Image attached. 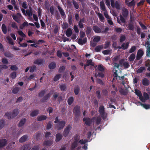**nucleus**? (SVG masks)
Listing matches in <instances>:
<instances>
[{"instance_id":"1","label":"nucleus","mask_w":150,"mask_h":150,"mask_svg":"<svg viewBox=\"0 0 150 150\" xmlns=\"http://www.w3.org/2000/svg\"><path fill=\"white\" fill-rule=\"evenodd\" d=\"M19 110L18 109L14 110L11 114L10 112H6L5 113V115L7 116L8 119H11L16 117L18 115Z\"/></svg>"},{"instance_id":"2","label":"nucleus","mask_w":150,"mask_h":150,"mask_svg":"<svg viewBox=\"0 0 150 150\" xmlns=\"http://www.w3.org/2000/svg\"><path fill=\"white\" fill-rule=\"evenodd\" d=\"M111 1V5L113 8L115 7L116 9L119 10L120 8V2L119 0L116 1L115 2L114 0H110Z\"/></svg>"},{"instance_id":"3","label":"nucleus","mask_w":150,"mask_h":150,"mask_svg":"<svg viewBox=\"0 0 150 150\" xmlns=\"http://www.w3.org/2000/svg\"><path fill=\"white\" fill-rule=\"evenodd\" d=\"M66 122L65 121H60L57 123L56 127L59 130H61L63 128Z\"/></svg>"},{"instance_id":"4","label":"nucleus","mask_w":150,"mask_h":150,"mask_svg":"<svg viewBox=\"0 0 150 150\" xmlns=\"http://www.w3.org/2000/svg\"><path fill=\"white\" fill-rule=\"evenodd\" d=\"M98 111L103 119H105L106 118V116L105 110V108L103 105L100 106L99 107Z\"/></svg>"},{"instance_id":"5","label":"nucleus","mask_w":150,"mask_h":150,"mask_svg":"<svg viewBox=\"0 0 150 150\" xmlns=\"http://www.w3.org/2000/svg\"><path fill=\"white\" fill-rule=\"evenodd\" d=\"M22 16L20 13H17L16 15H12V18L13 20L18 23H19L21 21V18Z\"/></svg>"},{"instance_id":"6","label":"nucleus","mask_w":150,"mask_h":150,"mask_svg":"<svg viewBox=\"0 0 150 150\" xmlns=\"http://www.w3.org/2000/svg\"><path fill=\"white\" fill-rule=\"evenodd\" d=\"M71 128L70 125H68L66 127L63 132V136L65 137H67L69 134L70 130Z\"/></svg>"},{"instance_id":"7","label":"nucleus","mask_w":150,"mask_h":150,"mask_svg":"<svg viewBox=\"0 0 150 150\" xmlns=\"http://www.w3.org/2000/svg\"><path fill=\"white\" fill-rule=\"evenodd\" d=\"M80 107L79 106H76L74 109V113L75 116H80L81 112L80 111Z\"/></svg>"},{"instance_id":"8","label":"nucleus","mask_w":150,"mask_h":150,"mask_svg":"<svg viewBox=\"0 0 150 150\" xmlns=\"http://www.w3.org/2000/svg\"><path fill=\"white\" fill-rule=\"evenodd\" d=\"M119 59V57L118 56H115L112 59V60L113 61V65L114 68H119V67L120 66V64H118L117 63V61Z\"/></svg>"},{"instance_id":"9","label":"nucleus","mask_w":150,"mask_h":150,"mask_svg":"<svg viewBox=\"0 0 150 150\" xmlns=\"http://www.w3.org/2000/svg\"><path fill=\"white\" fill-rule=\"evenodd\" d=\"M143 51L141 49H139L138 51L136 58V60H139L144 54Z\"/></svg>"},{"instance_id":"10","label":"nucleus","mask_w":150,"mask_h":150,"mask_svg":"<svg viewBox=\"0 0 150 150\" xmlns=\"http://www.w3.org/2000/svg\"><path fill=\"white\" fill-rule=\"evenodd\" d=\"M83 121L85 122V124L88 126H90L92 124V119L88 117H84L83 118Z\"/></svg>"},{"instance_id":"11","label":"nucleus","mask_w":150,"mask_h":150,"mask_svg":"<svg viewBox=\"0 0 150 150\" xmlns=\"http://www.w3.org/2000/svg\"><path fill=\"white\" fill-rule=\"evenodd\" d=\"M57 7L58 8V10L60 13L61 16L63 18L64 17H66V15L64 9L59 5L57 6Z\"/></svg>"},{"instance_id":"12","label":"nucleus","mask_w":150,"mask_h":150,"mask_svg":"<svg viewBox=\"0 0 150 150\" xmlns=\"http://www.w3.org/2000/svg\"><path fill=\"white\" fill-rule=\"evenodd\" d=\"M122 16L125 18H127L129 14L128 11L126 8H123L122 11Z\"/></svg>"},{"instance_id":"13","label":"nucleus","mask_w":150,"mask_h":150,"mask_svg":"<svg viewBox=\"0 0 150 150\" xmlns=\"http://www.w3.org/2000/svg\"><path fill=\"white\" fill-rule=\"evenodd\" d=\"M92 28L93 31L96 33H98L101 32L102 29L97 25L93 26Z\"/></svg>"},{"instance_id":"14","label":"nucleus","mask_w":150,"mask_h":150,"mask_svg":"<svg viewBox=\"0 0 150 150\" xmlns=\"http://www.w3.org/2000/svg\"><path fill=\"white\" fill-rule=\"evenodd\" d=\"M87 39L86 38H85L82 39V38H79L78 39V43L80 45H83L85 44L87 42Z\"/></svg>"},{"instance_id":"15","label":"nucleus","mask_w":150,"mask_h":150,"mask_svg":"<svg viewBox=\"0 0 150 150\" xmlns=\"http://www.w3.org/2000/svg\"><path fill=\"white\" fill-rule=\"evenodd\" d=\"M44 60L42 59H36L33 62L34 64L37 65H40L44 62Z\"/></svg>"},{"instance_id":"16","label":"nucleus","mask_w":150,"mask_h":150,"mask_svg":"<svg viewBox=\"0 0 150 150\" xmlns=\"http://www.w3.org/2000/svg\"><path fill=\"white\" fill-rule=\"evenodd\" d=\"M135 91L136 94L139 97L140 100H143V96L141 92L137 89H135Z\"/></svg>"},{"instance_id":"17","label":"nucleus","mask_w":150,"mask_h":150,"mask_svg":"<svg viewBox=\"0 0 150 150\" xmlns=\"http://www.w3.org/2000/svg\"><path fill=\"white\" fill-rule=\"evenodd\" d=\"M7 141L5 139L0 140V148H2L5 146L7 144Z\"/></svg>"},{"instance_id":"18","label":"nucleus","mask_w":150,"mask_h":150,"mask_svg":"<svg viewBox=\"0 0 150 150\" xmlns=\"http://www.w3.org/2000/svg\"><path fill=\"white\" fill-rule=\"evenodd\" d=\"M47 118V117L46 116L41 115L38 116L37 120L38 121H41L46 120Z\"/></svg>"},{"instance_id":"19","label":"nucleus","mask_w":150,"mask_h":150,"mask_svg":"<svg viewBox=\"0 0 150 150\" xmlns=\"http://www.w3.org/2000/svg\"><path fill=\"white\" fill-rule=\"evenodd\" d=\"M142 83L144 86H148L150 84V82L147 79L145 78L142 80Z\"/></svg>"},{"instance_id":"20","label":"nucleus","mask_w":150,"mask_h":150,"mask_svg":"<svg viewBox=\"0 0 150 150\" xmlns=\"http://www.w3.org/2000/svg\"><path fill=\"white\" fill-rule=\"evenodd\" d=\"M50 93H47L42 98L41 100V101L42 102H46L47 100L50 98Z\"/></svg>"},{"instance_id":"21","label":"nucleus","mask_w":150,"mask_h":150,"mask_svg":"<svg viewBox=\"0 0 150 150\" xmlns=\"http://www.w3.org/2000/svg\"><path fill=\"white\" fill-rule=\"evenodd\" d=\"M143 100H140L142 102H145L146 100H148L149 98V95L146 92H144L143 93Z\"/></svg>"},{"instance_id":"22","label":"nucleus","mask_w":150,"mask_h":150,"mask_svg":"<svg viewBox=\"0 0 150 150\" xmlns=\"http://www.w3.org/2000/svg\"><path fill=\"white\" fill-rule=\"evenodd\" d=\"M52 141L47 140L45 141L43 144V145L44 146H50L52 144Z\"/></svg>"},{"instance_id":"23","label":"nucleus","mask_w":150,"mask_h":150,"mask_svg":"<svg viewBox=\"0 0 150 150\" xmlns=\"http://www.w3.org/2000/svg\"><path fill=\"white\" fill-rule=\"evenodd\" d=\"M55 141L56 142H59L62 139V134L60 133H58L56 134Z\"/></svg>"},{"instance_id":"24","label":"nucleus","mask_w":150,"mask_h":150,"mask_svg":"<svg viewBox=\"0 0 150 150\" xmlns=\"http://www.w3.org/2000/svg\"><path fill=\"white\" fill-rule=\"evenodd\" d=\"M26 121V118H23L20 121L18 124V126L19 127H21L23 126L25 123Z\"/></svg>"},{"instance_id":"25","label":"nucleus","mask_w":150,"mask_h":150,"mask_svg":"<svg viewBox=\"0 0 150 150\" xmlns=\"http://www.w3.org/2000/svg\"><path fill=\"white\" fill-rule=\"evenodd\" d=\"M39 114V110H36L33 111L30 114V115L31 117H35L37 116Z\"/></svg>"},{"instance_id":"26","label":"nucleus","mask_w":150,"mask_h":150,"mask_svg":"<svg viewBox=\"0 0 150 150\" xmlns=\"http://www.w3.org/2000/svg\"><path fill=\"white\" fill-rule=\"evenodd\" d=\"M56 64L55 62H52L50 63L48 65V67L50 69H53L56 67Z\"/></svg>"},{"instance_id":"27","label":"nucleus","mask_w":150,"mask_h":150,"mask_svg":"<svg viewBox=\"0 0 150 150\" xmlns=\"http://www.w3.org/2000/svg\"><path fill=\"white\" fill-rule=\"evenodd\" d=\"M28 138V136L26 135H25L21 137L19 139V142L21 143L24 142L27 140Z\"/></svg>"},{"instance_id":"28","label":"nucleus","mask_w":150,"mask_h":150,"mask_svg":"<svg viewBox=\"0 0 150 150\" xmlns=\"http://www.w3.org/2000/svg\"><path fill=\"white\" fill-rule=\"evenodd\" d=\"M28 26V23L27 21H25L22 24L20 25L19 28L21 29H23L25 27H27Z\"/></svg>"},{"instance_id":"29","label":"nucleus","mask_w":150,"mask_h":150,"mask_svg":"<svg viewBox=\"0 0 150 150\" xmlns=\"http://www.w3.org/2000/svg\"><path fill=\"white\" fill-rule=\"evenodd\" d=\"M72 33V32L71 29L69 28L67 30L66 33V35L67 37H69L71 35Z\"/></svg>"},{"instance_id":"30","label":"nucleus","mask_w":150,"mask_h":150,"mask_svg":"<svg viewBox=\"0 0 150 150\" xmlns=\"http://www.w3.org/2000/svg\"><path fill=\"white\" fill-rule=\"evenodd\" d=\"M92 28L90 26H87L86 27V34L87 35H88L92 31Z\"/></svg>"},{"instance_id":"31","label":"nucleus","mask_w":150,"mask_h":150,"mask_svg":"<svg viewBox=\"0 0 150 150\" xmlns=\"http://www.w3.org/2000/svg\"><path fill=\"white\" fill-rule=\"evenodd\" d=\"M100 6L101 9L103 11H105L106 10L104 2L103 1L100 2Z\"/></svg>"},{"instance_id":"32","label":"nucleus","mask_w":150,"mask_h":150,"mask_svg":"<svg viewBox=\"0 0 150 150\" xmlns=\"http://www.w3.org/2000/svg\"><path fill=\"white\" fill-rule=\"evenodd\" d=\"M103 48V46L102 45H98L95 48V50L96 52H100L101 50Z\"/></svg>"},{"instance_id":"33","label":"nucleus","mask_w":150,"mask_h":150,"mask_svg":"<svg viewBox=\"0 0 150 150\" xmlns=\"http://www.w3.org/2000/svg\"><path fill=\"white\" fill-rule=\"evenodd\" d=\"M145 69L146 68L144 67H141L138 69L137 70L136 72L138 73H142Z\"/></svg>"},{"instance_id":"34","label":"nucleus","mask_w":150,"mask_h":150,"mask_svg":"<svg viewBox=\"0 0 150 150\" xmlns=\"http://www.w3.org/2000/svg\"><path fill=\"white\" fill-rule=\"evenodd\" d=\"M1 29L3 33L4 34H6L7 33V28L5 24H2L1 26Z\"/></svg>"},{"instance_id":"35","label":"nucleus","mask_w":150,"mask_h":150,"mask_svg":"<svg viewBox=\"0 0 150 150\" xmlns=\"http://www.w3.org/2000/svg\"><path fill=\"white\" fill-rule=\"evenodd\" d=\"M67 87V86L65 84H62L59 86L60 90L62 91H65Z\"/></svg>"},{"instance_id":"36","label":"nucleus","mask_w":150,"mask_h":150,"mask_svg":"<svg viewBox=\"0 0 150 150\" xmlns=\"http://www.w3.org/2000/svg\"><path fill=\"white\" fill-rule=\"evenodd\" d=\"M68 21L69 24L70 25H71L72 24L73 22V17L72 15H69L68 17Z\"/></svg>"},{"instance_id":"37","label":"nucleus","mask_w":150,"mask_h":150,"mask_svg":"<svg viewBox=\"0 0 150 150\" xmlns=\"http://www.w3.org/2000/svg\"><path fill=\"white\" fill-rule=\"evenodd\" d=\"M129 45V42H127L123 43L121 45V47L123 50H126L128 48Z\"/></svg>"},{"instance_id":"38","label":"nucleus","mask_w":150,"mask_h":150,"mask_svg":"<svg viewBox=\"0 0 150 150\" xmlns=\"http://www.w3.org/2000/svg\"><path fill=\"white\" fill-rule=\"evenodd\" d=\"M119 91L121 94L124 95H126L127 94V92L123 89L122 88H120L119 89Z\"/></svg>"},{"instance_id":"39","label":"nucleus","mask_w":150,"mask_h":150,"mask_svg":"<svg viewBox=\"0 0 150 150\" xmlns=\"http://www.w3.org/2000/svg\"><path fill=\"white\" fill-rule=\"evenodd\" d=\"M97 69L98 70L101 72H104L105 71L104 68L102 64L99 65L98 66Z\"/></svg>"},{"instance_id":"40","label":"nucleus","mask_w":150,"mask_h":150,"mask_svg":"<svg viewBox=\"0 0 150 150\" xmlns=\"http://www.w3.org/2000/svg\"><path fill=\"white\" fill-rule=\"evenodd\" d=\"M4 55L7 57H11L13 56V55L10 52H5L4 53Z\"/></svg>"},{"instance_id":"41","label":"nucleus","mask_w":150,"mask_h":150,"mask_svg":"<svg viewBox=\"0 0 150 150\" xmlns=\"http://www.w3.org/2000/svg\"><path fill=\"white\" fill-rule=\"evenodd\" d=\"M80 88L79 87L76 86L74 88V92L76 95H77L79 92Z\"/></svg>"},{"instance_id":"42","label":"nucleus","mask_w":150,"mask_h":150,"mask_svg":"<svg viewBox=\"0 0 150 150\" xmlns=\"http://www.w3.org/2000/svg\"><path fill=\"white\" fill-rule=\"evenodd\" d=\"M16 74V71H13L10 74V77L13 79H14L17 76Z\"/></svg>"},{"instance_id":"43","label":"nucleus","mask_w":150,"mask_h":150,"mask_svg":"<svg viewBox=\"0 0 150 150\" xmlns=\"http://www.w3.org/2000/svg\"><path fill=\"white\" fill-rule=\"evenodd\" d=\"M135 57V55L134 54H131L129 57V60L130 62L133 61L134 60Z\"/></svg>"},{"instance_id":"44","label":"nucleus","mask_w":150,"mask_h":150,"mask_svg":"<svg viewBox=\"0 0 150 150\" xmlns=\"http://www.w3.org/2000/svg\"><path fill=\"white\" fill-rule=\"evenodd\" d=\"M74 100V98L73 97H71L69 98L67 100V102L68 104L69 105H71L72 103H73V101Z\"/></svg>"},{"instance_id":"45","label":"nucleus","mask_w":150,"mask_h":150,"mask_svg":"<svg viewBox=\"0 0 150 150\" xmlns=\"http://www.w3.org/2000/svg\"><path fill=\"white\" fill-rule=\"evenodd\" d=\"M20 88L19 87H15L14 88L12 91V93L14 94H17L19 91Z\"/></svg>"},{"instance_id":"46","label":"nucleus","mask_w":150,"mask_h":150,"mask_svg":"<svg viewBox=\"0 0 150 150\" xmlns=\"http://www.w3.org/2000/svg\"><path fill=\"white\" fill-rule=\"evenodd\" d=\"M78 142H74L71 145V148L72 149H74L77 147L78 145Z\"/></svg>"},{"instance_id":"47","label":"nucleus","mask_w":150,"mask_h":150,"mask_svg":"<svg viewBox=\"0 0 150 150\" xmlns=\"http://www.w3.org/2000/svg\"><path fill=\"white\" fill-rule=\"evenodd\" d=\"M73 4L74 5V7L77 9H79V5L78 3L75 1H73Z\"/></svg>"},{"instance_id":"48","label":"nucleus","mask_w":150,"mask_h":150,"mask_svg":"<svg viewBox=\"0 0 150 150\" xmlns=\"http://www.w3.org/2000/svg\"><path fill=\"white\" fill-rule=\"evenodd\" d=\"M29 146L28 144H25L21 148V150H29Z\"/></svg>"},{"instance_id":"49","label":"nucleus","mask_w":150,"mask_h":150,"mask_svg":"<svg viewBox=\"0 0 150 150\" xmlns=\"http://www.w3.org/2000/svg\"><path fill=\"white\" fill-rule=\"evenodd\" d=\"M136 47L135 46H133L131 47V49L129 51V52L130 53L136 51Z\"/></svg>"},{"instance_id":"50","label":"nucleus","mask_w":150,"mask_h":150,"mask_svg":"<svg viewBox=\"0 0 150 150\" xmlns=\"http://www.w3.org/2000/svg\"><path fill=\"white\" fill-rule=\"evenodd\" d=\"M126 39V37L125 35H122L120 37V42L122 43L124 42Z\"/></svg>"},{"instance_id":"51","label":"nucleus","mask_w":150,"mask_h":150,"mask_svg":"<svg viewBox=\"0 0 150 150\" xmlns=\"http://www.w3.org/2000/svg\"><path fill=\"white\" fill-rule=\"evenodd\" d=\"M100 40V37L99 36H95L93 39V41L94 42H98Z\"/></svg>"},{"instance_id":"52","label":"nucleus","mask_w":150,"mask_h":150,"mask_svg":"<svg viewBox=\"0 0 150 150\" xmlns=\"http://www.w3.org/2000/svg\"><path fill=\"white\" fill-rule=\"evenodd\" d=\"M5 125L4 120H0V130Z\"/></svg>"},{"instance_id":"53","label":"nucleus","mask_w":150,"mask_h":150,"mask_svg":"<svg viewBox=\"0 0 150 150\" xmlns=\"http://www.w3.org/2000/svg\"><path fill=\"white\" fill-rule=\"evenodd\" d=\"M46 92V91L45 90H43L39 93L38 96L40 97H42Z\"/></svg>"},{"instance_id":"54","label":"nucleus","mask_w":150,"mask_h":150,"mask_svg":"<svg viewBox=\"0 0 150 150\" xmlns=\"http://www.w3.org/2000/svg\"><path fill=\"white\" fill-rule=\"evenodd\" d=\"M61 77L60 74H57L56 75L54 78V80L55 81H57Z\"/></svg>"},{"instance_id":"55","label":"nucleus","mask_w":150,"mask_h":150,"mask_svg":"<svg viewBox=\"0 0 150 150\" xmlns=\"http://www.w3.org/2000/svg\"><path fill=\"white\" fill-rule=\"evenodd\" d=\"M141 103V105L143 106V107L146 109H149L150 108V105L149 104H142Z\"/></svg>"},{"instance_id":"56","label":"nucleus","mask_w":150,"mask_h":150,"mask_svg":"<svg viewBox=\"0 0 150 150\" xmlns=\"http://www.w3.org/2000/svg\"><path fill=\"white\" fill-rule=\"evenodd\" d=\"M88 142V140L87 139H85L83 140V139H82L79 140L78 142V143H80L81 144H85L86 143Z\"/></svg>"},{"instance_id":"57","label":"nucleus","mask_w":150,"mask_h":150,"mask_svg":"<svg viewBox=\"0 0 150 150\" xmlns=\"http://www.w3.org/2000/svg\"><path fill=\"white\" fill-rule=\"evenodd\" d=\"M148 40L145 42V45H147V46H150V34L148 35Z\"/></svg>"},{"instance_id":"58","label":"nucleus","mask_w":150,"mask_h":150,"mask_svg":"<svg viewBox=\"0 0 150 150\" xmlns=\"http://www.w3.org/2000/svg\"><path fill=\"white\" fill-rule=\"evenodd\" d=\"M127 5L129 7H131L135 5V2L134 0H132L129 3H127Z\"/></svg>"},{"instance_id":"59","label":"nucleus","mask_w":150,"mask_h":150,"mask_svg":"<svg viewBox=\"0 0 150 150\" xmlns=\"http://www.w3.org/2000/svg\"><path fill=\"white\" fill-rule=\"evenodd\" d=\"M18 33L21 37L23 38L25 37H26L25 35L21 30L18 31Z\"/></svg>"},{"instance_id":"60","label":"nucleus","mask_w":150,"mask_h":150,"mask_svg":"<svg viewBox=\"0 0 150 150\" xmlns=\"http://www.w3.org/2000/svg\"><path fill=\"white\" fill-rule=\"evenodd\" d=\"M65 67L64 66H60L59 69V71L60 73L63 72L65 70Z\"/></svg>"},{"instance_id":"61","label":"nucleus","mask_w":150,"mask_h":150,"mask_svg":"<svg viewBox=\"0 0 150 150\" xmlns=\"http://www.w3.org/2000/svg\"><path fill=\"white\" fill-rule=\"evenodd\" d=\"M98 16L99 18V19L100 20V21H103V20H104L105 18L103 16V15L100 13H98Z\"/></svg>"},{"instance_id":"62","label":"nucleus","mask_w":150,"mask_h":150,"mask_svg":"<svg viewBox=\"0 0 150 150\" xmlns=\"http://www.w3.org/2000/svg\"><path fill=\"white\" fill-rule=\"evenodd\" d=\"M85 33L84 32L82 31H80V38H84L85 36Z\"/></svg>"},{"instance_id":"63","label":"nucleus","mask_w":150,"mask_h":150,"mask_svg":"<svg viewBox=\"0 0 150 150\" xmlns=\"http://www.w3.org/2000/svg\"><path fill=\"white\" fill-rule=\"evenodd\" d=\"M50 11L51 15H53L54 13V8L53 6H52L50 7Z\"/></svg>"},{"instance_id":"64","label":"nucleus","mask_w":150,"mask_h":150,"mask_svg":"<svg viewBox=\"0 0 150 150\" xmlns=\"http://www.w3.org/2000/svg\"><path fill=\"white\" fill-rule=\"evenodd\" d=\"M74 142H78L79 141V140L80 139L79 135L78 134H76L74 137Z\"/></svg>"}]
</instances>
